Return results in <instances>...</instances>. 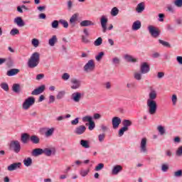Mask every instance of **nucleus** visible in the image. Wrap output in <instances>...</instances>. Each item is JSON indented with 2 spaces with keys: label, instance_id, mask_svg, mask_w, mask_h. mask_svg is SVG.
Returning <instances> with one entry per match:
<instances>
[{
  "label": "nucleus",
  "instance_id": "40",
  "mask_svg": "<svg viewBox=\"0 0 182 182\" xmlns=\"http://www.w3.org/2000/svg\"><path fill=\"white\" fill-rule=\"evenodd\" d=\"M1 87L3 90H5V92H8L9 90V86L6 82H2L1 84Z\"/></svg>",
  "mask_w": 182,
  "mask_h": 182
},
{
  "label": "nucleus",
  "instance_id": "46",
  "mask_svg": "<svg viewBox=\"0 0 182 182\" xmlns=\"http://www.w3.org/2000/svg\"><path fill=\"white\" fill-rule=\"evenodd\" d=\"M159 43H161V45H163V46H165L166 48H170V43H168V42L167 41H164L163 40H159Z\"/></svg>",
  "mask_w": 182,
  "mask_h": 182
},
{
  "label": "nucleus",
  "instance_id": "60",
  "mask_svg": "<svg viewBox=\"0 0 182 182\" xmlns=\"http://www.w3.org/2000/svg\"><path fill=\"white\" fill-rule=\"evenodd\" d=\"M79 124V118H75V119L71 121V124H73V126H76V124Z\"/></svg>",
  "mask_w": 182,
  "mask_h": 182
},
{
  "label": "nucleus",
  "instance_id": "35",
  "mask_svg": "<svg viewBox=\"0 0 182 182\" xmlns=\"http://www.w3.org/2000/svg\"><path fill=\"white\" fill-rule=\"evenodd\" d=\"M102 43H103V39L102 38V37H99L94 42L95 46H100V45H102Z\"/></svg>",
  "mask_w": 182,
  "mask_h": 182
},
{
  "label": "nucleus",
  "instance_id": "31",
  "mask_svg": "<svg viewBox=\"0 0 182 182\" xmlns=\"http://www.w3.org/2000/svg\"><path fill=\"white\" fill-rule=\"evenodd\" d=\"M5 62L6 63V66H8V68H12V66H14V60H12V58L9 57L5 58Z\"/></svg>",
  "mask_w": 182,
  "mask_h": 182
},
{
  "label": "nucleus",
  "instance_id": "13",
  "mask_svg": "<svg viewBox=\"0 0 182 182\" xmlns=\"http://www.w3.org/2000/svg\"><path fill=\"white\" fill-rule=\"evenodd\" d=\"M71 99H73L75 103H79V102H80V99H82V93L77 92L73 93Z\"/></svg>",
  "mask_w": 182,
  "mask_h": 182
},
{
  "label": "nucleus",
  "instance_id": "59",
  "mask_svg": "<svg viewBox=\"0 0 182 182\" xmlns=\"http://www.w3.org/2000/svg\"><path fill=\"white\" fill-rule=\"evenodd\" d=\"M70 77V75L68 73H65L62 76V79L63 80H68Z\"/></svg>",
  "mask_w": 182,
  "mask_h": 182
},
{
  "label": "nucleus",
  "instance_id": "41",
  "mask_svg": "<svg viewBox=\"0 0 182 182\" xmlns=\"http://www.w3.org/2000/svg\"><path fill=\"white\" fill-rule=\"evenodd\" d=\"M89 171H90V169H87V170L82 169L80 171V176H82V177H86V176H87V174H89Z\"/></svg>",
  "mask_w": 182,
  "mask_h": 182
},
{
  "label": "nucleus",
  "instance_id": "55",
  "mask_svg": "<svg viewBox=\"0 0 182 182\" xmlns=\"http://www.w3.org/2000/svg\"><path fill=\"white\" fill-rule=\"evenodd\" d=\"M105 137H106V134H100L99 136H98V140L100 143H102V141H104L105 140Z\"/></svg>",
  "mask_w": 182,
  "mask_h": 182
},
{
  "label": "nucleus",
  "instance_id": "52",
  "mask_svg": "<svg viewBox=\"0 0 182 182\" xmlns=\"http://www.w3.org/2000/svg\"><path fill=\"white\" fill-rule=\"evenodd\" d=\"M112 63L113 65H117L120 64V59H119L117 57H115L112 59Z\"/></svg>",
  "mask_w": 182,
  "mask_h": 182
},
{
  "label": "nucleus",
  "instance_id": "38",
  "mask_svg": "<svg viewBox=\"0 0 182 182\" xmlns=\"http://www.w3.org/2000/svg\"><path fill=\"white\" fill-rule=\"evenodd\" d=\"M59 23H61L63 28H69V23H68V21H66L65 20H63V19L59 20Z\"/></svg>",
  "mask_w": 182,
  "mask_h": 182
},
{
  "label": "nucleus",
  "instance_id": "36",
  "mask_svg": "<svg viewBox=\"0 0 182 182\" xmlns=\"http://www.w3.org/2000/svg\"><path fill=\"white\" fill-rule=\"evenodd\" d=\"M118 14H119V9H117V7L112 8L111 11L112 16H117Z\"/></svg>",
  "mask_w": 182,
  "mask_h": 182
},
{
  "label": "nucleus",
  "instance_id": "44",
  "mask_svg": "<svg viewBox=\"0 0 182 182\" xmlns=\"http://www.w3.org/2000/svg\"><path fill=\"white\" fill-rule=\"evenodd\" d=\"M31 43L33 46H34V48H38V46H39V40H38L37 38H33L31 41Z\"/></svg>",
  "mask_w": 182,
  "mask_h": 182
},
{
  "label": "nucleus",
  "instance_id": "17",
  "mask_svg": "<svg viewBox=\"0 0 182 182\" xmlns=\"http://www.w3.org/2000/svg\"><path fill=\"white\" fill-rule=\"evenodd\" d=\"M55 149H50L49 148H45L44 149H43V154L47 156V157H50L52 154L55 155Z\"/></svg>",
  "mask_w": 182,
  "mask_h": 182
},
{
  "label": "nucleus",
  "instance_id": "5",
  "mask_svg": "<svg viewBox=\"0 0 182 182\" xmlns=\"http://www.w3.org/2000/svg\"><path fill=\"white\" fill-rule=\"evenodd\" d=\"M33 105H35V97H29L23 103V109H24V110H28V109Z\"/></svg>",
  "mask_w": 182,
  "mask_h": 182
},
{
  "label": "nucleus",
  "instance_id": "49",
  "mask_svg": "<svg viewBox=\"0 0 182 182\" xmlns=\"http://www.w3.org/2000/svg\"><path fill=\"white\" fill-rule=\"evenodd\" d=\"M89 126H88V129L89 130H93V129H95V127H96V124H95V122L91 121L90 122H89Z\"/></svg>",
  "mask_w": 182,
  "mask_h": 182
},
{
  "label": "nucleus",
  "instance_id": "57",
  "mask_svg": "<svg viewBox=\"0 0 182 182\" xmlns=\"http://www.w3.org/2000/svg\"><path fill=\"white\" fill-rule=\"evenodd\" d=\"M174 4L176 6H178V8H181L182 6V0H176L174 1Z\"/></svg>",
  "mask_w": 182,
  "mask_h": 182
},
{
  "label": "nucleus",
  "instance_id": "9",
  "mask_svg": "<svg viewBox=\"0 0 182 182\" xmlns=\"http://www.w3.org/2000/svg\"><path fill=\"white\" fill-rule=\"evenodd\" d=\"M46 86L43 85L38 88H36L34 90L32 91L31 95L33 96H38V95H41V93H43L45 92Z\"/></svg>",
  "mask_w": 182,
  "mask_h": 182
},
{
  "label": "nucleus",
  "instance_id": "30",
  "mask_svg": "<svg viewBox=\"0 0 182 182\" xmlns=\"http://www.w3.org/2000/svg\"><path fill=\"white\" fill-rule=\"evenodd\" d=\"M12 90L14 93H20L21 92V85L19 84H14L12 86Z\"/></svg>",
  "mask_w": 182,
  "mask_h": 182
},
{
  "label": "nucleus",
  "instance_id": "12",
  "mask_svg": "<svg viewBox=\"0 0 182 182\" xmlns=\"http://www.w3.org/2000/svg\"><path fill=\"white\" fill-rule=\"evenodd\" d=\"M21 166L22 163L21 162L14 163L8 166L7 170H9V171H14V170H18V168H21Z\"/></svg>",
  "mask_w": 182,
  "mask_h": 182
},
{
  "label": "nucleus",
  "instance_id": "61",
  "mask_svg": "<svg viewBox=\"0 0 182 182\" xmlns=\"http://www.w3.org/2000/svg\"><path fill=\"white\" fill-rule=\"evenodd\" d=\"M102 117V115L99 113H95L94 114L93 116V119H95V120H99V119H100Z\"/></svg>",
  "mask_w": 182,
  "mask_h": 182
},
{
  "label": "nucleus",
  "instance_id": "21",
  "mask_svg": "<svg viewBox=\"0 0 182 182\" xmlns=\"http://www.w3.org/2000/svg\"><path fill=\"white\" fill-rule=\"evenodd\" d=\"M71 83H73L71 89H79V87H80V81L77 79H73Z\"/></svg>",
  "mask_w": 182,
  "mask_h": 182
},
{
  "label": "nucleus",
  "instance_id": "33",
  "mask_svg": "<svg viewBox=\"0 0 182 182\" xmlns=\"http://www.w3.org/2000/svg\"><path fill=\"white\" fill-rule=\"evenodd\" d=\"M23 163L26 167H29L30 166H32V159L31 157H28L23 160Z\"/></svg>",
  "mask_w": 182,
  "mask_h": 182
},
{
  "label": "nucleus",
  "instance_id": "15",
  "mask_svg": "<svg viewBox=\"0 0 182 182\" xmlns=\"http://www.w3.org/2000/svg\"><path fill=\"white\" fill-rule=\"evenodd\" d=\"M120 123H122V119L119 117H114L112 118L113 129H117Z\"/></svg>",
  "mask_w": 182,
  "mask_h": 182
},
{
  "label": "nucleus",
  "instance_id": "28",
  "mask_svg": "<svg viewBox=\"0 0 182 182\" xmlns=\"http://www.w3.org/2000/svg\"><path fill=\"white\" fill-rule=\"evenodd\" d=\"M43 154V149L41 148H37L33 150V156H37Z\"/></svg>",
  "mask_w": 182,
  "mask_h": 182
},
{
  "label": "nucleus",
  "instance_id": "37",
  "mask_svg": "<svg viewBox=\"0 0 182 182\" xmlns=\"http://www.w3.org/2000/svg\"><path fill=\"white\" fill-rule=\"evenodd\" d=\"M158 132H159L161 136H163L164 133H166V129H164V127L159 125L157 127Z\"/></svg>",
  "mask_w": 182,
  "mask_h": 182
},
{
  "label": "nucleus",
  "instance_id": "56",
  "mask_svg": "<svg viewBox=\"0 0 182 182\" xmlns=\"http://www.w3.org/2000/svg\"><path fill=\"white\" fill-rule=\"evenodd\" d=\"M161 170L164 172H166L168 170V164H163L161 166Z\"/></svg>",
  "mask_w": 182,
  "mask_h": 182
},
{
  "label": "nucleus",
  "instance_id": "34",
  "mask_svg": "<svg viewBox=\"0 0 182 182\" xmlns=\"http://www.w3.org/2000/svg\"><path fill=\"white\" fill-rule=\"evenodd\" d=\"M144 9V3H139L136 7L137 12L140 14L143 12Z\"/></svg>",
  "mask_w": 182,
  "mask_h": 182
},
{
  "label": "nucleus",
  "instance_id": "64",
  "mask_svg": "<svg viewBox=\"0 0 182 182\" xmlns=\"http://www.w3.org/2000/svg\"><path fill=\"white\" fill-rule=\"evenodd\" d=\"M176 60L179 65H182V56H178Z\"/></svg>",
  "mask_w": 182,
  "mask_h": 182
},
{
  "label": "nucleus",
  "instance_id": "1",
  "mask_svg": "<svg viewBox=\"0 0 182 182\" xmlns=\"http://www.w3.org/2000/svg\"><path fill=\"white\" fill-rule=\"evenodd\" d=\"M39 62H41V54L38 52H35L28 59V67L30 68V69H33L39 65Z\"/></svg>",
  "mask_w": 182,
  "mask_h": 182
},
{
  "label": "nucleus",
  "instance_id": "48",
  "mask_svg": "<svg viewBox=\"0 0 182 182\" xmlns=\"http://www.w3.org/2000/svg\"><path fill=\"white\" fill-rule=\"evenodd\" d=\"M141 73H135L134 77L136 79V80H141Z\"/></svg>",
  "mask_w": 182,
  "mask_h": 182
},
{
  "label": "nucleus",
  "instance_id": "16",
  "mask_svg": "<svg viewBox=\"0 0 182 182\" xmlns=\"http://www.w3.org/2000/svg\"><path fill=\"white\" fill-rule=\"evenodd\" d=\"M21 140L23 144H26L31 140V135L28 133H23L21 134Z\"/></svg>",
  "mask_w": 182,
  "mask_h": 182
},
{
  "label": "nucleus",
  "instance_id": "18",
  "mask_svg": "<svg viewBox=\"0 0 182 182\" xmlns=\"http://www.w3.org/2000/svg\"><path fill=\"white\" fill-rule=\"evenodd\" d=\"M80 26L86 27V26H95L96 23H95L93 21L90 20H84L80 22Z\"/></svg>",
  "mask_w": 182,
  "mask_h": 182
},
{
  "label": "nucleus",
  "instance_id": "39",
  "mask_svg": "<svg viewBox=\"0 0 182 182\" xmlns=\"http://www.w3.org/2000/svg\"><path fill=\"white\" fill-rule=\"evenodd\" d=\"M92 121H93V118H92V117L90 116H85L82 117V122L84 123H86V122H88V123H90Z\"/></svg>",
  "mask_w": 182,
  "mask_h": 182
},
{
  "label": "nucleus",
  "instance_id": "20",
  "mask_svg": "<svg viewBox=\"0 0 182 182\" xmlns=\"http://www.w3.org/2000/svg\"><path fill=\"white\" fill-rule=\"evenodd\" d=\"M30 141L33 144H39V143H41V139L36 135L30 136Z\"/></svg>",
  "mask_w": 182,
  "mask_h": 182
},
{
  "label": "nucleus",
  "instance_id": "6",
  "mask_svg": "<svg viewBox=\"0 0 182 182\" xmlns=\"http://www.w3.org/2000/svg\"><path fill=\"white\" fill-rule=\"evenodd\" d=\"M95 67V61L93 60H90L85 65L84 70L85 72H93Z\"/></svg>",
  "mask_w": 182,
  "mask_h": 182
},
{
  "label": "nucleus",
  "instance_id": "11",
  "mask_svg": "<svg viewBox=\"0 0 182 182\" xmlns=\"http://www.w3.org/2000/svg\"><path fill=\"white\" fill-rule=\"evenodd\" d=\"M100 22H101V26L102 28V31L105 33L106 31H107V22H108L107 18H106V16H102L101 17Z\"/></svg>",
  "mask_w": 182,
  "mask_h": 182
},
{
  "label": "nucleus",
  "instance_id": "3",
  "mask_svg": "<svg viewBox=\"0 0 182 182\" xmlns=\"http://www.w3.org/2000/svg\"><path fill=\"white\" fill-rule=\"evenodd\" d=\"M9 149L18 154L21 151V143H19V141H11L9 144Z\"/></svg>",
  "mask_w": 182,
  "mask_h": 182
},
{
  "label": "nucleus",
  "instance_id": "43",
  "mask_svg": "<svg viewBox=\"0 0 182 182\" xmlns=\"http://www.w3.org/2000/svg\"><path fill=\"white\" fill-rule=\"evenodd\" d=\"M65 91H60L58 93L57 96H56V98L58 100H60V99H63V97L65 96Z\"/></svg>",
  "mask_w": 182,
  "mask_h": 182
},
{
  "label": "nucleus",
  "instance_id": "54",
  "mask_svg": "<svg viewBox=\"0 0 182 182\" xmlns=\"http://www.w3.org/2000/svg\"><path fill=\"white\" fill-rule=\"evenodd\" d=\"M105 167V164H99L96 167H95V171H100L102 168Z\"/></svg>",
  "mask_w": 182,
  "mask_h": 182
},
{
  "label": "nucleus",
  "instance_id": "58",
  "mask_svg": "<svg viewBox=\"0 0 182 182\" xmlns=\"http://www.w3.org/2000/svg\"><path fill=\"white\" fill-rule=\"evenodd\" d=\"M172 103L173 106H176L177 104V95H172Z\"/></svg>",
  "mask_w": 182,
  "mask_h": 182
},
{
  "label": "nucleus",
  "instance_id": "50",
  "mask_svg": "<svg viewBox=\"0 0 182 182\" xmlns=\"http://www.w3.org/2000/svg\"><path fill=\"white\" fill-rule=\"evenodd\" d=\"M128 129H127L126 128H124V127H122L119 131V137H122V136H123V134H124V132H127Z\"/></svg>",
  "mask_w": 182,
  "mask_h": 182
},
{
  "label": "nucleus",
  "instance_id": "4",
  "mask_svg": "<svg viewBox=\"0 0 182 182\" xmlns=\"http://www.w3.org/2000/svg\"><path fill=\"white\" fill-rule=\"evenodd\" d=\"M148 31L152 38H159V36H160V30L156 28L154 26H149Z\"/></svg>",
  "mask_w": 182,
  "mask_h": 182
},
{
  "label": "nucleus",
  "instance_id": "10",
  "mask_svg": "<svg viewBox=\"0 0 182 182\" xmlns=\"http://www.w3.org/2000/svg\"><path fill=\"white\" fill-rule=\"evenodd\" d=\"M85 132H86V127L85 125H80L77 127L74 130V133L77 136H80L81 134H83Z\"/></svg>",
  "mask_w": 182,
  "mask_h": 182
},
{
  "label": "nucleus",
  "instance_id": "47",
  "mask_svg": "<svg viewBox=\"0 0 182 182\" xmlns=\"http://www.w3.org/2000/svg\"><path fill=\"white\" fill-rule=\"evenodd\" d=\"M10 35H11L12 36H15V35H19V30H18L17 28H13L10 31Z\"/></svg>",
  "mask_w": 182,
  "mask_h": 182
},
{
  "label": "nucleus",
  "instance_id": "2",
  "mask_svg": "<svg viewBox=\"0 0 182 182\" xmlns=\"http://www.w3.org/2000/svg\"><path fill=\"white\" fill-rule=\"evenodd\" d=\"M146 106L148 107V113L149 114H154L157 113V102L156 101H146Z\"/></svg>",
  "mask_w": 182,
  "mask_h": 182
},
{
  "label": "nucleus",
  "instance_id": "29",
  "mask_svg": "<svg viewBox=\"0 0 182 182\" xmlns=\"http://www.w3.org/2000/svg\"><path fill=\"white\" fill-rule=\"evenodd\" d=\"M58 42V38L56 36H53L51 38L48 40V44L50 46H55V43Z\"/></svg>",
  "mask_w": 182,
  "mask_h": 182
},
{
  "label": "nucleus",
  "instance_id": "45",
  "mask_svg": "<svg viewBox=\"0 0 182 182\" xmlns=\"http://www.w3.org/2000/svg\"><path fill=\"white\" fill-rule=\"evenodd\" d=\"M53 132H55L54 128H51V129H49L48 130H47V132H46V137H49V136H52V134H53Z\"/></svg>",
  "mask_w": 182,
  "mask_h": 182
},
{
  "label": "nucleus",
  "instance_id": "53",
  "mask_svg": "<svg viewBox=\"0 0 182 182\" xmlns=\"http://www.w3.org/2000/svg\"><path fill=\"white\" fill-rule=\"evenodd\" d=\"M173 176H174V177H181L182 176V170L180 169V170L175 171Z\"/></svg>",
  "mask_w": 182,
  "mask_h": 182
},
{
  "label": "nucleus",
  "instance_id": "26",
  "mask_svg": "<svg viewBox=\"0 0 182 182\" xmlns=\"http://www.w3.org/2000/svg\"><path fill=\"white\" fill-rule=\"evenodd\" d=\"M122 124H123V127L126 128L127 130H129V127H130V126H132V124H133V123L132 122V121L129 120V119H124L122 121Z\"/></svg>",
  "mask_w": 182,
  "mask_h": 182
},
{
  "label": "nucleus",
  "instance_id": "24",
  "mask_svg": "<svg viewBox=\"0 0 182 182\" xmlns=\"http://www.w3.org/2000/svg\"><path fill=\"white\" fill-rule=\"evenodd\" d=\"M141 28V22L140 21H136L132 25L133 31H139Z\"/></svg>",
  "mask_w": 182,
  "mask_h": 182
},
{
  "label": "nucleus",
  "instance_id": "22",
  "mask_svg": "<svg viewBox=\"0 0 182 182\" xmlns=\"http://www.w3.org/2000/svg\"><path fill=\"white\" fill-rule=\"evenodd\" d=\"M77 16H79L77 14H75L71 16L70 19V25H72V26H75V25H76V22L77 21Z\"/></svg>",
  "mask_w": 182,
  "mask_h": 182
},
{
  "label": "nucleus",
  "instance_id": "62",
  "mask_svg": "<svg viewBox=\"0 0 182 182\" xmlns=\"http://www.w3.org/2000/svg\"><path fill=\"white\" fill-rule=\"evenodd\" d=\"M182 155V146H179L178 150L176 151V156Z\"/></svg>",
  "mask_w": 182,
  "mask_h": 182
},
{
  "label": "nucleus",
  "instance_id": "42",
  "mask_svg": "<svg viewBox=\"0 0 182 182\" xmlns=\"http://www.w3.org/2000/svg\"><path fill=\"white\" fill-rule=\"evenodd\" d=\"M51 26L54 29H58V28H59V21L58 20L53 21L51 23Z\"/></svg>",
  "mask_w": 182,
  "mask_h": 182
},
{
  "label": "nucleus",
  "instance_id": "14",
  "mask_svg": "<svg viewBox=\"0 0 182 182\" xmlns=\"http://www.w3.org/2000/svg\"><path fill=\"white\" fill-rule=\"evenodd\" d=\"M149 98L147 100V102H156V99H157V92L154 90H151V92H149Z\"/></svg>",
  "mask_w": 182,
  "mask_h": 182
},
{
  "label": "nucleus",
  "instance_id": "23",
  "mask_svg": "<svg viewBox=\"0 0 182 182\" xmlns=\"http://www.w3.org/2000/svg\"><path fill=\"white\" fill-rule=\"evenodd\" d=\"M15 23L18 25V26L22 27L25 25V21H23L22 17H16L14 19Z\"/></svg>",
  "mask_w": 182,
  "mask_h": 182
},
{
  "label": "nucleus",
  "instance_id": "25",
  "mask_svg": "<svg viewBox=\"0 0 182 182\" xmlns=\"http://www.w3.org/2000/svg\"><path fill=\"white\" fill-rule=\"evenodd\" d=\"M18 73H19V69L13 68L7 71V76H15V75H18Z\"/></svg>",
  "mask_w": 182,
  "mask_h": 182
},
{
  "label": "nucleus",
  "instance_id": "32",
  "mask_svg": "<svg viewBox=\"0 0 182 182\" xmlns=\"http://www.w3.org/2000/svg\"><path fill=\"white\" fill-rule=\"evenodd\" d=\"M80 143L82 147H84V149H89V147H90L89 145V141L87 140L82 139Z\"/></svg>",
  "mask_w": 182,
  "mask_h": 182
},
{
  "label": "nucleus",
  "instance_id": "19",
  "mask_svg": "<svg viewBox=\"0 0 182 182\" xmlns=\"http://www.w3.org/2000/svg\"><path fill=\"white\" fill-rule=\"evenodd\" d=\"M123 170V166H120V165H116L114 166V168H112V173L114 175V176H117V174L118 173H120V171H122Z\"/></svg>",
  "mask_w": 182,
  "mask_h": 182
},
{
  "label": "nucleus",
  "instance_id": "51",
  "mask_svg": "<svg viewBox=\"0 0 182 182\" xmlns=\"http://www.w3.org/2000/svg\"><path fill=\"white\" fill-rule=\"evenodd\" d=\"M103 56H105V53H104V52H100V53L95 57V59H96V60H97V61L102 60V58H103Z\"/></svg>",
  "mask_w": 182,
  "mask_h": 182
},
{
  "label": "nucleus",
  "instance_id": "27",
  "mask_svg": "<svg viewBox=\"0 0 182 182\" xmlns=\"http://www.w3.org/2000/svg\"><path fill=\"white\" fill-rule=\"evenodd\" d=\"M124 59L127 60V62H132V63H135V62H137V60L136 58H134L133 56L126 54L124 55Z\"/></svg>",
  "mask_w": 182,
  "mask_h": 182
},
{
  "label": "nucleus",
  "instance_id": "7",
  "mask_svg": "<svg viewBox=\"0 0 182 182\" xmlns=\"http://www.w3.org/2000/svg\"><path fill=\"white\" fill-rule=\"evenodd\" d=\"M150 72V65L144 62L142 63L140 67V73L142 75H146V73H149Z\"/></svg>",
  "mask_w": 182,
  "mask_h": 182
},
{
  "label": "nucleus",
  "instance_id": "8",
  "mask_svg": "<svg viewBox=\"0 0 182 182\" xmlns=\"http://www.w3.org/2000/svg\"><path fill=\"white\" fill-rule=\"evenodd\" d=\"M141 153H147V138H142L140 145Z\"/></svg>",
  "mask_w": 182,
  "mask_h": 182
},
{
  "label": "nucleus",
  "instance_id": "63",
  "mask_svg": "<svg viewBox=\"0 0 182 182\" xmlns=\"http://www.w3.org/2000/svg\"><path fill=\"white\" fill-rule=\"evenodd\" d=\"M53 102H55V96H53V95H50L48 103H49V104L53 103Z\"/></svg>",
  "mask_w": 182,
  "mask_h": 182
}]
</instances>
